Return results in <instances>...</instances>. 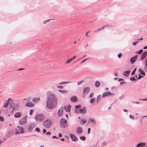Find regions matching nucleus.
I'll return each mask as SVG.
<instances>
[{
	"label": "nucleus",
	"instance_id": "59",
	"mask_svg": "<svg viewBox=\"0 0 147 147\" xmlns=\"http://www.w3.org/2000/svg\"><path fill=\"white\" fill-rule=\"evenodd\" d=\"M47 131L46 129H43V132L44 133H45Z\"/></svg>",
	"mask_w": 147,
	"mask_h": 147
},
{
	"label": "nucleus",
	"instance_id": "52",
	"mask_svg": "<svg viewBox=\"0 0 147 147\" xmlns=\"http://www.w3.org/2000/svg\"><path fill=\"white\" fill-rule=\"evenodd\" d=\"M122 55L121 53H119L118 55V57L119 58H120Z\"/></svg>",
	"mask_w": 147,
	"mask_h": 147
},
{
	"label": "nucleus",
	"instance_id": "16",
	"mask_svg": "<svg viewBox=\"0 0 147 147\" xmlns=\"http://www.w3.org/2000/svg\"><path fill=\"white\" fill-rule=\"evenodd\" d=\"M26 106L28 107H32L34 106V104L32 102H29L26 104Z\"/></svg>",
	"mask_w": 147,
	"mask_h": 147
},
{
	"label": "nucleus",
	"instance_id": "22",
	"mask_svg": "<svg viewBox=\"0 0 147 147\" xmlns=\"http://www.w3.org/2000/svg\"><path fill=\"white\" fill-rule=\"evenodd\" d=\"M71 108V105H68L66 107H64L65 111L66 112H70V109Z\"/></svg>",
	"mask_w": 147,
	"mask_h": 147
},
{
	"label": "nucleus",
	"instance_id": "33",
	"mask_svg": "<svg viewBox=\"0 0 147 147\" xmlns=\"http://www.w3.org/2000/svg\"><path fill=\"white\" fill-rule=\"evenodd\" d=\"M95 98H92L90 99V102L91 104H92L95 102Z\"/></svg>",
	"mask_w": 147,
	"mask_h": 147
},
{
	"label": "nucleus",
	"instance_id": "5",
	"mask_svg": "<svg viewBox=\"0 0 147 147\" xmlns=\"http://www.w3.org/2000/svg\"><path fill=\"white\" fill-rule=\"evenodd\" d=\"M61 126V127L65 128L67 125V120L64 119H62L60 122Z\"/></svg>",
	"mask_w": 147,
	"mask_h": 147
},
{
	"label": "nucleus",
	"instance_id": "6",
	"mask_svg": "<svg viewBox=\"0 0 147 147\" xmlns=\"http://www.w3.org/2000/svg\"><path fill=\"white\" fill-rule=\"evenodd\" d=\"M14 131L12 134L18 135L20 134H22L24 132V129H15Z\"/></svg>",
	"mask_w": 147,
	"mask_h": 147
},
{
	"label": "nucleus",
	"instance_id": "58",
	"mask_svg": "<svg viewBox=\"0 0 147 147\" xmlns=\"http://www.w3.org/2000/svg\"><path fill=\"white\" fill-rule=\"evenodd\" d=\"M140 100H147V97L143 99H140Z\"/></svg>",
	"mask_w": 147,
	"mask_h": 147
},
{
	"label": "nucleus",
	"instance_id": "44",
	"mask_svg": "<svg viewBox=\"0 0 147 147\" xmlns=\"http://www.w3.org/2000/svg\"><path fill=\"white\" fill-rule=\"evenodd\" d=\"M144 63L145 66L147 67V58L145 59Z\"/></svg>",
	"mask_w": 147,
	"mask_h": 147
},
{
	"label": "nucleus",
	"instance_id": "56",
	"mask_svg": "<svg viewBox=\"0 0 147 147\" xmlns=\"http://www.w3.org/2000/svg\"><path fill=\"white\" fill-rule=\"evenodd\" d=\"M126 83V82L125 81H124V82H120V84L121 85L123 84L124 83Z\"/></svg>",
	"mask_w": 147,
	"mask_h": 147
},
{
	"label": "nucleus",
	"instance_id": "25",
	"mask_svg": "<svg viewBox=\"0 0 147 147\" xmlns=\"http://www.w3.org/2000/svg\"><path fill=\"white\" fill-rule=\"evenodd\" d=\"M100 85V82L98 81H96L95 82V87L96 88H98L99 87Z\"/></svg>",
	"mask_w": 147,
	"mask_h": 147
},
{
	"label": "nucleus",
	"instance_id": "40",
	"mask_svg": "<svg viewBox=\"0 0 147 147\" xmlns=\"http://www.w3.org/2000/svg\"><path fill=\"white\" fill-rule=\"evenodd\" d=\"M104 26H105V27H109V28H110V27H112L113 26L111 25H109V24H106L105 25H104Z\"/></svg>",
	"mask_w": 147,
	"mask_h": 147
},
{
	"label": "nucleus",
	"instance_id": "55",
	"mask_svg": "<svg viewBox=\"0 0 147 147\" xmlns=\"http://www.w3.org/2000/svg\"><path fill=\"white\" fill-rule=\"evenodd\" d=\"M144 70L145 71H147V67L145 66L144 67Z\"/></svg>",
	"mask_w": 147,
	"mask_h": 147
},
{
	"label": "nucleus",
	"instance_id": "27",
	"mask_svg": "<svg viewBox=\"0 0 147 147\" xmlns=\"http://www.w3.org/2000/svg\"><path fill=\"white\" fill-rule=\"evenodd\" d=\"M76 133L78 134H80L82 133L83 131L82 129H76Z\"/></svg>",
	"mask_w": 147,
	"mask_h": 147
},
{
	"label": "nucleus",
	"instance_id": "17",
	"mask_svg": "<svg viewBox=\"0 0 147 147\" xmlns=\"http://www.w3.org/2000/svg\"><path fill=\"white\" fill-rule=\"evenodd\" d=\"M90 122H92V123L94 124H95L96 123L95 119L93 118H90L88 119L87 121V123H90Z\"/></svg>",
	"mask_w": 147,
	"mask_h": 147
},
{
	"label": "nucleus",
	"instance_id": "23",
	"mask_svg": "<svg viewBox=\"0 0 147 147\" xmlns=\"http://www.w3.org/2000/svg\"><path fill=\"white\" fill-rule=\"evenodd\" d=\"M40 99L39 97H35L33 98L32 101L34 103H36L40 100Z\"/></svg>",
	"mask_w": 147,
	"mask_h": 147
},
{
	"label": "nucleus",
	"instance_id": "4",
	"mask_svg": "<svg viewBox=\"0 0 147 147\" xmlns=\"http://www.w3.org/2000/svg\"><path fill=\"white\" fill-rule=\"evenodd\" d=\"M10 106L11 108H13V110H17L19 108V104L18 103L12 102L10 104Z\"/></svg>",
	"mask_w": 147,
	"mask_h": 147
},
{
	"label": "nucleus",
	"instance_id": "35",
	"mask_svg": "<svg viewBox=\"0 0 147 147\" xmlns=\"http://www.w3.org/2000/svg\"><path fill=\"white\" fill-rule=\"evenodd\" d=\"M9 104V102H6L4 105V107L5 108H7Z\"/></svg>",
	"mask_w": 147,
	"mask_h": 147
},
{
	"label": "nucleus",
	"instance_id": "28",
	"mask_svg": "<svg viewBox=\"0 0 147 147\" xmlns=\"http://www.w3.org/2000/svg\"><path fill=\"white\" fill-rule=\"evenodd\" d=\"M86 121V119H82L80 121V123L81 124L84 125Z\"/></svg>",
	"mask_w": 147,
	"mask_h": 147
},
{
	"label": "nucleus",
	"instance_id": "39",
	"mask_svg": "<svg viewBox=\"0 0 147 147\" xmlns=\"http://www.w3.org/2000/svg\"><path fill=\"white\" fill-rule=\"evenodd\" d=\"M81 107L80 105H76L75 106V108L76 109H78L80 108Z\"/></svg>",
	"mask_w": 147,
	"mask_h": 147
},
{
	"label": "nucleus",
	"instance_id": "34",
	"mask_svg": "<svg viewBox=\"0 0 147 147\" xmlns=\"http://www.w3.org/2000/svg\"><path fill=\"white\" fill-rule=\"evenodd\" d=\"M58 91L59 92L63 94H64L67 92L66 91L62 90H59Z\"/></svg>",
	"mask_w": 147,
	"mask_h": 147
},
{
	"label": "nucleus",
	"instance_id": "10",
	"mask_svg": "<svg viewBox=\"0 0 147 147\" xmlns=\"http://www.w3.org/2000/svg\"><path fill=\"white\" fill-rule=\"evenodd\" d=\"M137 55H135L130 59V63L131 64H133L136 62L137 59Z\"/></svg>",
	"mask_w": 147,
	"mask_h": 147
},
{
	"label": "nucleus",
	"instance_id": "49",
	"mask_svg": "<svg viewBox=\"0 0 147 147\" xmlns=\"http://www.w3.org/2000/svg\"><path fill=\"white\" fill-rule=\"evenodd\" d=\"M83 80H82L81 81H80L79 82H78V85H80V84H81V83H82L83 82Z\"/></svg>",
	"mask_w": 147,
	"mask_h": 147
},
{
	"label": "nucleus",
	"instance_id": "31",
	"mask_svg": "<svg viewBox=\"0 0 147 147\" xmlns=\"http://www.w3.org/2000/svg\"><path fill=\"white\" fill-rule=\"evenodd\" d=\"M80 139L84 141L86 139V138L84 136H82L80 137Z\"/></svg>",
	"mask_w": 147,
	"mask_h": 147
},
{
	"label": "nucleus",
	"instance_id": "21",
	"mask_svg": "<svg viewBox=\"0 0 147 147\" xmlns=\"http://www.w3.org/2000/svg\"><path fill=\"white\" fill-rule=\"evenodd\" d=\"M145 145V143H141L138 144L136 145V147H143Z\"/></svg>",
	"mask_w": 147,
	"mask_h": 147
},
{
	"label": "nucleus",
	"instance_id": "51",
	"mask_svg": "<svg viewBox=\"0 0 147 147\" xmlns=\"http://www.w3.org/2000/svg\"><path fill=\"white\" fill-rule=\"evenodd\" d=\"M75 112L77 114L79 113V111L78 109H76L75 110Z\"/></svg>",
	"mask_w": 147,
	"mask_h": 147
},
{
	"label": "nucleus",
	"instance_id": "32",
	"mask_svg": "<svg viewBox=\"0 0 147 147\" xmlns=\"http://www.w3.org/2000/svg\"><path fill=\"white\" fill-rule=\"evenodd\" d=\"M143 51V50L142 49H141L139 51H136L135 52V53L137 54H141L142 52Z\"/></svg>",
	"mask_w": 147,
	"mask_h": 147
},
{
	"label": "nucleus",
	"instance_id": "9",
	"mask_svg": "<svg viewBox=\"0 0 147 147\" xmlns=\"http://www.w3.org/2000/svg\"><path fill=\"white\" fill-rule=\"evenodd\" d=\"M69 135L72 141H77L78 140V138L75 135L73 134H70Z\"/></svg>",
	"mask_w": 147,
	"mask_h": 147
},
{
	"label": "nucleus",
	"instance_id": "57",
	"mask_svg": "<svg viewBox=\"0 0 147 147\" xmlns=\"http://www.w3.org/2000/svg\"><path fill=\"white\" fill-rule=\"evenodd\" d=\"M51 133L50 132H47L46 134L47 135H50L51 134Z\"/></svg>",
	"mask_w": 147,
	"mask_h": 147
},
{
	"label": "nucleus",
	"instance_id": "36",
	"mask_svg": "<svg viewBox=\"0 0 147 147\" xmlns=\"http://www.w3.org/2000/svg\"><path fill=\"white\" fill-rule=\"evenodd\" d=\"M138 78L137 77V79L138 80L140 79V78H142L143 77V76L142 75H141L140 74H138Z\"/></svg>",
	"mask_w": 147,
	"mask_h": 147
},
{
	"label": "nucleus",
	"instance_id": "45",
	"mask_svg": "<svg viewBox=\"0 0 147 147\" xmlns=\"http://www.w3.org/2000/svg\"><path fill=\"white\" fill-rule=\"evenodd\" d=\"M33 112V110H31L29 114L30 115H32Z\"/></svg>",
	"mask_w": 147,
	"mask_h": 147
},
{
	"label": "nucleus",
	"instance_id": "1",
	"mask_svg": "<svg viewBox=\"0 0 147 147\" xmlns=\"http://www.w3.org/2000/svg\"><path fill=\"white\" fill-rule=\"evenodd\" d=\"M57 98L56 96L53 94L49 95L47 98L46 102L47 108L50 109L54 108L56 105Z\"/></svg>",
	"mask_w": 147,
	"mask_h": 147
},
{
	"label": "nucleus",
	"instance_id": "20",
	"mask_svg": "<svg viewBox=\"0 0 147 147\" xmlns=\"http://www.w3.org/2000/svg\"><path fill=\"white\" fill-rule=\"evenodd\" d=\"M130 72V70H127L123 72V75L125 77H128Z\"/></svg>",
	"mask_w": 147,
	"mask_h": 147
},
{
	"label": "nucleus",
	"instance_id": "50",
	"mask_svg": "<svg viewBox=\"0 0 147 147\" xmlns=\"http://www.w3.org/2000/svg\"><path fill=\"white\" fill-rule=\"evenodd\" d=\"M132 102L134 103H136L137 104H140V102H138V101L135 102L134 101H133Z\"/></svg>",
	"mask_w": 147,
	"mask_h": 147
},
{
	"label": "nucleus",
	"instance_id": "18",
	"mask_svg": "<svg viewBox=\"0 0 147 147\" xmlns=\"http://www.w3.org/2000/svg\"><path fill=\"white\" fill-rule=\"evenodd\" d=\"M35 126L34 123H31L29 125L28 129H33L35 127Z\"/></svg>",
	"mask_w": 147,
	"mask_h": 147
},
{
	"label": "nucleus",
	"instance_id": "48",
	"mask_svg": "<svg viewBox=\"0 0 147 147\" xmlns=\"http://www.w3.org/2000/svg\"><path fill=\"white\" fill-rule=\"evenodd\" d=\"M71 61V59H70L66 62V63L67 64H68L69 62H70Z\"/></svg>",
	"mask_w": 147,
	"mask_h": 147
},
{
	"label": "nucleus",
	"instance_id": "46",
	"mask_svg": "<svg viewBox=\"0 0 147 147\" xmlns=\"http://www.w3.org/2000/svg\"><path fill=\"white\" fill-rule=\"evenodd\" d=\"M94 93H91L90 94L89 97L91 98L93 96Z\"/></svg>",
	"mask_w": 147,
	"mask_h": 147
},
{
	"label": "nucleus",
	"instance_id": "13",
	"mask_svg": "<svg viewBox=\"0 0 147 147\" xmlns=\"http://www.w3.org/2000/svg\"><path fill=\"white\" fill-rule=\"evenodd\" d=\"M147 55V52L144 51L141 54L140 57L141 60H143Z\"/></svg>",
	"mask_w": 147,
	"mask_h": 147
},
{
	"label": "nucleus",
	"instance_id": "24",
	"mask_svg": "<svg viewBox=\"0 0 147 147\" xmlns=\"http://www.w3.org/2000/svg\"><path fill=\"white\" fill-rule=\"evenodd\" d=\"M135 77L136 78L134 77V76L131 77L130 78V80L131 81L136 80L137 79V75H135Z\"/></svg>",
	"mask_w": 147,
	"mask_h": 147
},
{
	"label": "nucleus",
	"instance_id": "53",
	"mask_svg": "<svg viewBox=\"0 0 147 147\" xmlns=\"http://www.w3.org/2000/svg\"><path fill=\"white\" fill-rule=\"evenodd\" d=\"M129 117L132 119H134V116L131 115H129Z\"/></svg>",
	"mask_w": 147,
	"mask_h": 147
},
{
	"label": "nucleus",
	"instance_id": "2",
	"mask_svg": "<svg viewBox=\"0 0 147 147\" xmlns=\"http://www.w3.org/2000/svg\"><path fill=\"white\" fill-rule=\"evenodd\" d=\"M52 124L51 121L49 119L46 120L43 123V125L47 128H49L51 125Z\"/></svg>",
	"mask_w": 147,
	"mask_h": 147
},
{
	"label": "nucleus",
	"instance_id": "30",
	"mask_svg": "<svg viewBox=\"0 0 147 147\" xmlns=\"http://www.w3.org/2000/svg\"><path fill=\"white\" fill-rule=\"evenodd\" d=\"M71 82L70 81H64L60 83L59 84H67L69 83H71Z\"/></svg>",
	"mask_w": 147,
	"mask_h": 147
},
{
	"label": "nucleus",
	"instance_id": "54",
	"mask_svg": "<svg viewBox=\"0 0 147 147\" xmlns=\"http://www.w3.org/2000/svg\"><path fill=\"white\" fill-rule=\"evenodd\" d=\"M138 42H134L132 43V44L134 46H135L136 45L137 43Z\"/></svg>",
	"mask_w": 147,
	"mask_h": 147
},
{
	"label": "nucleus",
	"instance_id": "14",
	"mask_svg": "<svg viewBox=\"0 0 147 147\" xmlns=\"http://www.w3.org/2000/svg\"><path fill=\"white\" fill-rule=\"evenodd\" d=\"M71 101L73 102H77L78 100L77 98L75 96H73L70 98Z\"/></svg>",
	"mask_w": 147,
	"mask_h": 147
},
{
	"label": "nucleus",
	"instance_id": "7",
	"mask_svg": "<svg viewBox=\"0 0 147 147\" xmlns=\"http://www.w3.org/2000/svg\"><path fill=\"white\" fill-rule=\"evenodd\" d=\"M113 93H111L110 91H107L104 92L102 95V97H104L108 96H113L114 95Z\"/></svg>",
	"mask_w": 147,
	"mask_h": 147
},
{
	"label": "nucleus",
	"instance_id": "29",
	"mask_svg": "<svg viewBox=\"0 0 147 147\" xmlns=\"http://www.w3.org/2000/svg\"><path fill=\"white\" fill-rule=\"evenodd\" d=\"M101 98V95H99L97 96L96 99V101L97 102H98L100 100Z\"/></svg>",
	"mask_w": 147,
	"mask_h": 147
},
{
	"label": "nucleus",
	"instance_id": "64",
	"mask_svg": "<svg viewBox=\"0 0 147 147\" xmlns=\"http://www.w3.org/2000/svg\"><path fill=\"white\" fill-rule=\"evenodd\" d=\"M52 138H56L57 139H58V137H56V136H53Z\"/></svg>",
	"mask_w": 147,
	"mask_h": 147
},
{
	"label": "nucleus",
	"instance_id": "26",
	"mask_svg": "<svg viewBox=\"0 0 147 147\" xmlns=\"http://www.w3.org/2000/svg\"><path fill=\"white\" fill-rule=\"evenodd\" d=\"M139 72L142 75H145V73L144 71L141 69H139Z\"/></svg>",
	"mask_w": 147,
	"mask_h": 147
},
{
	"label": "nucleus",
	"instance_id": "37",
	"mask_svg": "<svg viewBox=\"0 0 147 147\" xmlns=\"http://www.w3.org/2000/svg\"><path fill=\"white\" fill-rule=\"evenodd\" d=\"M136 68H135L134 70L132 71L131 72V75H133L134 74L135 71H136Z\"/></svg>",
	"mask_w": 147,
	"mask_h": 147
},
{
	"label": "nucleus",
	"instance_id": "60",
	"mask_svg": "<svg viewBox=\"0 0 147 147\" xmlns=\"http://www.w3.org/2000/svg\"><path fill=\"white\" fill-rule=\"evenodd\" d=\"M76 57V56H74V57H73L72 58H71V60H72L75 59V58Z\"/></svg>",
	"mask_w": 147,
	"mask_h": 147
},
{
	"label": "nucleus",
	"instance_id": "43",
	"mask_svg": "<svg viewBox=\"0 0 147 147\" xmlns=\"http://www.w3.org/2000/svg\"><path fill=\"white\" fill-rule=\"evenodd\" d=\"M0 120L2 121H3L4 120L3 117L2 116H0Z\"/></svg>",
	"mask_w": 147,
	"mask_h": 147
},
{
	"label": "nucleus",
	"instance_id": "47",
	"mask_svg": "<svg viewBox=\"0 0 147 147\" xmlns=\"http://www.w3.org/2000/svg\"><path fill=\"white\" fill-rule=\"evenodd\" d=\"M107 142H104L102 144V146H104L105 145H107Z\"/></svg>",
	"mask_w": 147,
	"mask_h": 147
},
{
	"label": "nucleus",
	"instance_id": "8",
	"mask_svg": "<svg viewBox=\"0 0 147 147\" xmlns=\"http://www.w3.org/2000/svg\"><path fill=\"white\" fill-rule=\"evenodd\" d=\"M27 116H26L24 118L21 119L19 121L20 124L21 125H23L26 123L27 122Z\"/></svg>",
	"mask_w": 147,
	"mask_h": 147
},
{
	"label": "nucleus",
	"instance_id": "61",
	"mask_svg": "<svg viewBox=\"0 0 147 147\" xmlns=\"http://www.w3.org/2000/svg\"><path fill=\"white\" fill-rule=\"evenodd\" d=\"M35 130L38 132H39L40 131V129H35Z\"/></svg>",
	"mask_w": 147,
	"mask_h": 147
},
{
	"label": "nucleus",
	"instance_id": "41",
	"mask_svg": "<svg viewBox=\"0 0 147 147\" xmlns=\"http://www.w3.org/2000/svg\"><path fill=\"white\" fill-rule=\"evenodd\" d=\"M105 28V26H103L102 27L98 29V30H103L104 28Z\"/></svg>",
	"mask_w": 147,
	"mask_h": 147
},
{
	"label": "nucleus",
	"instance_id": "3",
	"mask_svg": "<svg viewBox=\"0 0 147 147\" xmlns=\"http://www.w3.org/2000/svg\"><path fill=\"white\" fill-rule=\"evenodd\" d=\"M34 119L38 121H41L44 119V116L42 114H38L35 116Z\"/></svg>",
	"mask_w": 147,
	"mask_h": 147
},
{
	"label": "nucleus",
	"instance_id": "11",
	"mask_svg": "<svg viewBox=\"0 0 147 147\" xmlns=\"http://www.w3.org/2000/svg\"><path fill=\"white\" fill-rule=\"evenodd\" d=\"M90 90V88L88 87L84 88H83V94H87Z\"/></svg>",
	"mask_w": 147,
	"mask_h": 147
},
{
	"label": "nucleus",
	"instance_id": "63",
	"mask_svg": "<svg viewBox=\"0 0 147 147\" xmlns=\"http://www.w3.org/2000/svg\"><path fill=\"white\" fill-rule=\"evenodd\" d=\"M62 136V134L61 133H59V137H61Z\"/></svg>",
	"mask_w": 147,
	"mask_h": 147
},
{
	"label": "nucleus",
	"instance_id": "12",
	"mask_svg": "<svg viewBox=\"0 0 147 147\" xmlns=\"http://www.w3.org/2000/svg\"><path fill=\"white\" fill-rule=\"evenodd\" d=\"M63 107H61L59 109L57 113V115L59 117L61 116L63 114Z\"/></svg>",
	"mask_w": 147,
	"mask_h": 147
},
{
	"label": "nucleus",
	"instance_id": "62",
	"mask_svg": "<svg viewBox=\"0 0 147 147\" xmlns=\"http://www.w3.org/2000/svg\"><path fill=\"white\" fill-rule=\"evenodd\" d=\"M123 79H122V78H119V79H118V81H123Z\"/></svg>",
	"mask_w": 147,
	"mask_h": 147
},
{
	"label": "nucleus",
	"instance_id": "15",
	"mask_svg": "<svg viewBox=\"0 0 147 147\" xmlns=\"http://www.w3.org/2000/svg\"><path fill=\"white\" fill-rule=\"evenodd\" d=\"M80 113L82 114H84L86 112V107H84L83 109H80L79 110Z\"/></svg>",
	"mask_w": 147,
	"mask_h": 147
},
{
	"label": "nucleus",
	"instance_id": "38",
	"mask_svg": "<svg viewBox=\"0 0 147 147\" xmlns=\"http://www.w3.org/2000/svg\"><path fill=\"white\" fill-rule=\"evenodd\" d=\"M125 97V96L124 95H121L120 97L119 98L121 100L123 99Z\"/></svg>",
	"mask_w": 147,
	"mask_h": 147
},
{
	"label": "nucleus",
	"instance_id": "42",
	"mask_svg": "<svg viewBox=\"0 0 147 147\" xmlns=\"http://www.w3.org/2000/svg\"><path fill=\"white\" fill-rule=\"evenodd\" d=\"M57 87L59 89H63V87L61 86H58Z\"/></svg>",
	"mask_w": 147,
	"mask_h": 147
},
{
	"label": "nucleus",
	"instance_id": "19",
	"mask_svg": "<svg viewBox=\"0 0 147 147\" xmlns=\"http://www.w3.org/2000/svg\"><path fill=\"white\" fill-rule=\"evenodd\" d=\"M22 116V114L20 112H18L16 113L14 115V117L16 118L20 117Z\"/></svg>",
	"mask_w": 147,
	"mask_h": 147
}]
</instances>
